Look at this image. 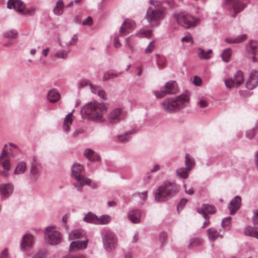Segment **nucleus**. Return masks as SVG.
<instances>
[{
    "label": "nucleus",
    "instance_id": "nucleus-1",
    "mask_svg": "<svg viewBox=\"0 0 258 258\" xmlns=\"http://www.w3.org/2000/svg\"><path fill=\"white\" fill-rule=\"evenodd\" d=\"M107 108L104 104L94 101L84 106L81 110V114L83 118L103 122L105 120L104 114Z\"/></svg>",
    "mask_w": 258,
    "mask_h": 258
},
{
    "label": "nucleus",
    "instance_id": "nucleus-2",
    "mask_svg": "<svg viewBox=\"0 0 258 258\" xmlns=\"http://www.w3.org/2000/svg\"><path fill=\"white\" fill-rule=\"evenodd\" d=\"M189 93L186 92L176 97L165 99L161 104L165 111L175 113L186 107L189 103Z\"/></svg>",
    "mask_w": 258,
    "mask_h": 258
},
{
    "label": "nucleus",
    "instance_id": "nucleus-3",
    "mask_svg": "<svg viewBox=\"0 0 258 258\" xmlns=\"http://www.w3.org/2000/svg\"><path fill=\"white\" fill-rule=\"evenodd\" d=\"M150 3L152 6L148 8L146 18L151 26H157L166 15V9L157 2L151 1Z\"/></svg>",
    "mask_w": 258,
    "mask_h": 258
},
{
    "label": "nucleus",
    "instance_id": "nucleus-4",
    "mask_svg": "<svg viewBox=\"0 0 258 258\" xmlns=\"http://www.w3.org/2000/svg\"><path fill=\"white\" fill-rule=\"evenodd\" d=\"M179 187L176 184L165 181L156 190L155 194V198L156 201L162 202L168 200L179 191Z\"/></svg>",
    "mask_w": 258,
    "mask_h": 258
},
{
    "label": "nucleus",
    "instance_id": "nucleus-5",
    "mask_svg": "<svg viewBox=\"0 0 258 258\" xmlns=\"http://www.w3.org/2000/svg\"><path fill=\"white\" fill-rule=\"evenodd\" d=\"M54 226H48L45 228L44 237L46 242L50 245H57L61 240V235L58 231L53 230Z\"/></svg>",
    "mask_w": 258,
    "mask_h": 258
},
{
    "label": "nucleus",
    "instance_id": "nucleus-6",
    "mask_svg": "<svg viewBox=\"0 0 258 258\" xmlns=\"http://www.w3.org/2000/svg\"><path fill=\"white\" fill-rule=\"evenodd\" d=\"M178 86L174 81L168 82L161 88L160 91H154V94L157 98H162L167 94H172L177 93Z\"/></svg>",
    "mask_w": 258,
    "mask_h": 258
},
{
    "label": "nucleus",
    "instance_id": "nucleus-7",
    "mask_svg": "<svg viewBox=\"0 0 258 258\" xmlns=\"http://www.w3.org/2000/svg\"><path fill=\"white\" fill-rule=\"evenodd\" d=\"M245 2L246 0H226L227 7L233 18L245 8Z\"/></svg>",
    "mask_w": 258,
    "mask_h": 258
},
{
    "label": "nucleus",
    "instance_id": "nucleus-8",
    "mask_svg": "<svg viewBox=\"0 0 258 258\" xmlns=\"http://www.w3.org/2000/svg\"><path fill=\"white\" fill-rule=\"evenodd\" d=\"M244 81L243 73L241 71H238L234 76V78H230L225 79L224 83L227 88L231 89L232 88L239 87Z\"/></svg>",
    "mask_w": 258,
    "mask_h": 258
},
{
    "label": "nucleus",
    "instance_id": "nucleus-9",
    "mask_svg": "<svg viewBox=\"0 0 258 258\" xmlns=\"http://www.w3.org/2000/svg\"><path fill=\"white\" fill-rule=\"evenodd\" d=\"M176 21L179 25L185 28L195 27L196 25L195 18L188 14H179L176 17Z\"/></svg>",
    "mask_w": 258,
    "mask_h": 258
},
{
    "label": "nucleus",
    "instance_id": "nucleus-10",
    "mask_svg": "<svg viewBox=\"0 0 258 258\" xmlns=\"http://www.w3.org/2000/svg\"><path fill=\"white\" fill-rule=\"evenodd\" d=\"M103 245L108 252L114 250L116 246V238L114 233L108 231L105 233L103 238Z\"/></svg>",
    "mask_w": 258,
    "mask_h": 258
},
{
    "label": "nucleus",
    "instance_id": "nucleus-11",
    "mask_svg": "<svg viewBox=\"0 0 258 258\" xmlns=\"http://www.w3.org/2000/svg\"><path fill=\"white\" fill-rule=\"evenodd\" d=\"M7 147V145L5 144L0 156V164L2 165L4 169L3 171L0 172V174L5 177L9 176V171L11 169L9 158L6 153V148Z\"/></svg>",
    "mask_w": 258,
    "mask_h": 258
},
{
    "label": "nucleus",
    "instance_id": "nucleus-12",
    "mask_svg": "<svg viewBox=\"0 0 258 258\" xmlns=\"http://www.w3.org/2000/svg\"><path fill=\"white\" fill-rule=\"evenodd\" d=\"M246 54L247 58L252 62L258 61V42L250 41L247 47Z\"/></svg>",
    "mask_w": 258,
    "mask_h": 258
},
{
    "label": "nucleus",
    "instance_id": "nucleus-13",
    "mask_svg": "<svg viewBox=\"0 0 258 258\" xmlns=\"http://www.w3.org/2000/svg\"><path fill=\"white\" fill-rule=\"evenodd\" d=\"M124 117L125 113L121 109L115 108L108 114V120L110 123L115 124L123 119Z\"/></svg>",
    "mask_w": 258,
    "mask_h": 258
},
{
    "label": "nucleus",
    "instance_id": "nucleus-14",
    "mask_svg": "<svg viewBox=\"0 0 258 258\" xmlns=\"http://www.w3.org/2000/svg\"><path fill=\"white\" fill-rule=\"evenodd\" d=\"M71 176L77 180L83 179V174L85 172L84 166L78 163H74L71 168Z\"/></svg>",
    "mask_w": 258,
    "mask_h": 258
},
{
    "label": "nucleus",
    "instance_id": "nucleus-15",
    "mask_svg": "<svg viewBox=\"0 0 258 258\" xmlns=\"http://www.w3.org/2000/svg\"><path fill=\"white\" fill-rule=\"evenodd\" d=\"M258 84V72L252 70L250 73L249 77L246 83V87L248 90L254 89Z\"/></svg>",
    "mask_w": 258,
    "mask_h": 258
},
{
    "label": "nucleus",
    "instance_id": "nucleus-16",
    "mask_svg": "<svg viewBox=\"0 0 258 258\" xmlns=\"http://www.w3.org/2000/svg\"><path fill=\"white\" fill-rule=\"evenodd\" d=\"M41 169L42 167L41 164L36 160H34L31 164V177L33 179H37L40 175Z\"/></svg>",
    "mask_w": 258,
    "mask_h": 258
},
{
    "label": "nucleus",
    "instance_id": "nucleus-17",
    "mask_svg": "<svg viewBox=\"0 0 258 258\" xmlns=\"http://www.w3.org/2000/svg\"><path fill=\"white\" fill-rule=\"evenodd\" d=\"M241 204V199L240 196H235L231 200L228 206L230 215L234 214L240 208Z\"/></svg>",
    "mask_w": 258,
    "mask_h": 258
},
{
    "label": "nucleus",
    "instance_id": "nucleus-18",
    "mask_svg": "<svg viewBox=\"0 0 258 258\" xmlns=\"http://www.w3.org/2000/svg\"><path fill=\"white\" fill-rule=\"evenodd\" d=\"M142 212L139 209H133L128 211L127 217L134 224L139 223L141 221Z\"/></svg>",
    "mask_w": 258,
    "mask_h": 258
},
{
    "label": "nucleus",
    "instance_id": "nucleus-19",
    "mask_svg": "<svg viewBox=\"0 0 258 258\" xmlns=\"http://www.w3.org/2000/svg\"><path fill=\"white\" fill-rule=\"evenodd\" d=\"M13 191V185L11 183H3L0 185V195L2 199L8 197Z\"/></svg>",
    "mask_w": 258,
    "mask_h": 258
},
{
    "label": "nucleus",
    "instance_id": "nucleus-20",
    "mask_svg": "<svg viewBox=\"0 0 258 258\" xmlns=\"http://www.w3.org/2000/svg\"><path fill=\"white\" fill-rule=\"evenodd\" d=\"M88 239L83 240H77L72 242L70 245V250L76 251L79 249H85L87 247Z\"/></svg>",
    "mask_w": 258,
    "mask_h": 258
},
{
    "label": "nucleus",
    "instance_id": "nucleus-21",
    "mask_svg": "<svg viewBox=\"0 0 258 258\" xmlns=\"http://www.w3.org/2000/svg\"><path fill=\"white\" fill-rule=\"evenodd\" d=\"M69 238L71 240H80L81 239H87L85 231L82 229H75L73 230L69 235Z\"/></svg>",
    "mask_w": 258,
    "mask_h": 258
},
{
    "label": "nucleus",
    "instance_id": "nucleus-22",
    "mask_svg": "<svg viewBox=\"0 0 258 258\" xmlns=\"http://www.w3.org/2000/svg\"><path fill=\"white\" fill-rule=\"evenodd\" d=\"M47 98L50 102L55 103L60 99V94L56 89H52L47 92Z\"/></svg>",
    "mask_w": 258,
    "mask_h": 258
},
{
    "label": "nucleus",
    "instance_id": "nucleus-23",
    "mask_svg": "<svg viewBox=\"0 0 258 258\" xmlns=\"http://www.w3.org/2000/svg\"><path fill=\"white\" fill-rule=\"evenodd\" d=\"M33 243V236L32 235L27 234L23 236L21 243L22 249H25L30 248Z\"/></svg>",
    "mask_w": 258,
    "mask_h": 258
},
{
    "label": "nucleus",
    "instance_id": "nucleus-24",
    "mask_svg": "<svg viewBox=\"0 0 258 258\" xmlns=\"http://www.w3.org/2000/svg\"><path fill=\"white\" fill-rule=\"evenodd\" d=\"M89 86L90 87L91 91L93 93L97 94L99 97L104 100H106L107 99L106 94L105 92L102 89L101 87L96 85H93L91 84H89Z\"/></svg>",
    "mask_w": 258,
    "mask_h": 258
},
{
    "label": "nucleus",
    "instance_id": "nucleus-25",
    "mask_svg": "<svg viewBox=\"0 0 258 258\" xmlns=\"http://www.w3.org/2000/svg\"><path fill=\"white\" fill-rule=\"evenodd\" d=\"M73 120L72 112H70L66 115L63 120L62 127L64 132L68 133L70 131V125L72 124Z\"/></svg>",
    "mask_w": 258,
    "mask_h": 258
},
{
    "label": "nucleus",
    "instance_id": "nucleus-26",
    "mask_svg": "<svg viewBox=\"0 0 258 258\" xmlns=\"http://www.w3.org/2000/svg\"><path fill=\"white\" fill-rule=\"evenodd\" d=\"M221 231V230H220V231H218L214 228H210L208 229L207 230V233L209 240L211 241H215L218 237L222 238L223 235L220 233Z\"/></svg>",
    "mask_w": 258,
    "mask_h": 258
},
{
    "label": "nucleus",
    "instance_id": "nucleus-27",
    "mask_svg": "<svg viewBox=\"0 0 258 258\" xmlns=\"http://www.w3.org/2000/svg\"><path fill=\"white\" fill-rule=\"evenodd\" d=\"M247 37L245 34L240 35L236 37H227L225 41L228 44L239 43L243 42L246 39Z\"/></svg>",
    "mask_w": 258,
    "mask_h": 258
},
{
    "label": "nucleus",
    "instance_id": "nucleus-28",
    "mask_svg": "<svg viewBox=\"0 0 258 258\" xmlns=\"http://www.w3.org/2000/svg\"><path fill=\"white\" fill-rule=\"evenodd\" d=\"M244 232L245 235L253 237L258 239V228L257 227L247 226L245 228Z\"/></svg>",
    "mask_w": 258,
    "mask_h": 258
},
{
    "label": "nucleus",
    "instance_id": "nucleus-29",
    "mask_svg": "<svg viewBox=\"0 0 258 258\" xmlns=\"http://www.w3.org/2000/svg\"><path fill=\"white\" fill-rule=\"evenodd\" d=\"M84 155L87 158L92 161H97L100 159L98 155L90 149H87L85 150Z\"/></svg>",
    "mask_w": 258,
    "mask_h": 258
},
{
    "label": "nucleus",
    "instance_id": "nucleus-30",
    "mask_svg": "<svg viewBox=\"0 0 258 258\" xmlns=\"http://www.w3.org/2000/svg\"><path fill=\"white\" fill-rule=\"evenodd\" d=\"M136 130L135 129L127 131L122 134L117 136V140L122 143H126L130 139L129 136L134 134Z\"/></svg>",
    "mask_w": 258,
    "mask_h": 258
},
{
    "label": "nucleus",
    "instance_id": "nucleus-31",
    "mask_svg": "<svg viewBox=\"0 0 258 258\" xmlns=\"http://www.w3.org/2000/svg\"><path fill=\"white\" fill-rule=\"evenodd\" d=\"M64 10V3L63 0H58L54 7L53 11L56 16H61Z\"/></svg>",
    "mask_w": 258,
    "mask_h": 258
},
{
    "label": "nucleus",
    "instance_id": "nucleus-32",
    "mask_svg": "<svg viewBox=\"0 0 258 258\" xmlns=\"http://www.w3.org/2000/svg\"><path fill=\"white\" fill-rule=\"evenodd\" d=\"M97 217L98 216L95 214L91 212H89L85 215L83 220L87 223L97 225Z\"/></svg>",
    "mask_w": 258,
    "mask_h": 258
},
{
    "label": "nucleus",
    "instance_id": "nucleus-33",
    "mask_svg": "<svg viewBox=\"0 0 258 258\" xmlns=\"http://www.w3.org/2000/svg\"><path fill=\"white\" fill-rule=\"evenodd\" d=\"M184 164L186 167L190 171L195 166V160L194 158L189 154L186 153L185 157Z\"/></svg>",
    "mask_w": 258,
    "mask_h": 258
},
{
    "label": "nucleus",
    "instance_id": "nucleus-34",
    "mask_svg": "<svg viewBox=\"0 0 258 258\" xmlns=\"http://www.w3.org/2000/svg\"><path fill=\"white\" fill-rule=\"evenodd\" d=\"M198 209H199V210L201 212L204 211L210 214H213L216 212V208L213 205L208 204H204L201 207L198 208Z\"/></svg>",
    "mask_w": 258,
    "mask_h": 258
},
{
    "label": "nucleus",
    "instance_id": "nucleus-35",
    "mask_svg": "<svg viewBox=\"0 0 258 258\" xmlns=\"http://www.w3.org/2000/svg\"><path fill=\"white\" fill-rule=\"evenodd\" d=\"M190 170L186 167H181L176 170V175L183 179H186L188 176Z\"/></svg>",
    "mask_w": 258,
    "mask_h": 258
},
{
    "label": "nucleus",
    "instance_id": "nucleus-36",
    "mask_svg": "<svg viewBox=\"0 0 258 258\" xmlns=\"http://www.w3.org/2000/svg\"><path fill=\"white\" fill-rule=\"evenodd\" d=\"M18 36V32L16 29L9 30L4 33V37L9 39H16Z\"/></svg>",
    "mask_w": 258,
    "mask_h": 258
},
{
    "label": "nucleus",
    "instance_id": "nucleus-37",
    "mask_svg": "<svg viewBox=\"0 0 258 258\" xmlns=\"http://www.w3.org/2000/svg\"><path fill=\"white\" fill-rule=\"evenodd\" d=\"M26 170V164L24 161L19 162L16 167L14 170V174H20L24 173Z\"/></svg>",
    "mask_w": 258,
    "mask_h": 258
},
{
    "label": "nucleus",
    "instance_id": "nucleus-38",
    "mask_svg": "<svg viewBox=\"0 0 258 258\" xmlns=\"http://www.w3.org/2000/svg\"><path fill=\"white\" fill-rule=\"evenodd\" d=\"M111 218L108 215H103L100 217H97V225L107 224L110 221Z\"/></svg>",
    "mask_w": 258,
    "mask_h": 258
},
{
    "label": "nucleus",
    "instance_id": "nucleus-39",
    "mask_svg": "<svg viewBox=\"0 0 258 258\" xmlns=\"http://www.w3.org/2000/svg\"><path fill=\"white\" fill-rule=\"evenodd\" d=\"M120 74H121V73L118 74L117 73L111 71H107L105 72L104 74L103 79V81H106L109 79L117 77Z\"/></svg>",
    "mask_w": 258,
    "mask_h": 258
},
{
    "label": "nucleus",
    "instance_id": "nucleus-40",
    "mask_svg": "<svg viewBox=\"0 0 258 258\" xmlns=\"http://www.w3.org/2000/svg\"><path fill=\"white\" fill-rule=\"evenodd\" d=\"M231 49L228 48L225 49L221 54L222 60L225 62H228L231 55Z\"/></svg>",
    "mask_w": 258,
    "mask_h": 258
},
{
    "label": "nucleus",
    "instance_id": "nucleus-41",
    "mask_svg": "<svg viewBox=\"0 0 258 258\" xmlns=\"http://www.w3.org/2000/svg\"><path fill=\"white\" fill-rule=\"evenodd\" d=\"M68 51L65 50H59L56 51L54 54V57L56 58H60L66 59L68 57Z\"/></svg>",
    "mask_w": 258,
    "mask_h": 258
},
{
    "label": "nucleus",
    "instance_id": "nucleus-42",
    "mask_svg": "<svg viewBox=\"0 0 258 258\" xmlns=\"http://www.w3.org/2000/svg\"><path fill=\"white\" fill-rule=\"evenodd\" d=\"M13 7L15 10L19 12H23L25 9L24 4L20 0H15Z\"/></svg>",
    "mask_w": 258,
    "mask_h": 258
},
{
    "label": "nucleus",
    "instance_id": "nucleus-43",
    "mask_svg": "<svg viewBox=\"0 0 258 258\" xmlns=\"http://www.w3.org/2000/svg\"><path fill=\"white\" fill-rule=\"evenodd\" d=\"M152 33L151 30H141L137 33V36L139 37L149 38L152 36Z\"/></svg>",
    "mask_w": 258,
    "mask_h": 258
},
{
    "label": "nucleus",
    "instance_id": "nucleus-44",
    "mask_svg": "<svg viewBox=\"0 0 258 258\" xmlns=\"http://www.w3.org/2000/svg\"><path fill=\"white\" fill-rule=\"evenodd\" d=\"M82 181L84 185H87L92 188H95L96 186V183L92 181L90 178H85L84 176Z\"/></svg>",
    "mask_w": 258,
    "mask_h": 258
},
{
    "label": "nucleus",
    "instance_id": "nucleus-45",
    "mask_svg": "<svg viewBox=\"0 0 258 258\" xmlns=\"http://www.w3.org/2000/svg\"><path fill=\"white\" fill-rule=\"evenodd\" d=\"M198 56L201 59H207L210 58V56L206 54L205 50L202 48H198Z\"/></svg>",
    "mask_w": 258,
    "mask_h": 258
},
{
    "label": "nucleus",
    "instance_id": "nucleus-46",
    "mask_svg": "<svg viewBox=\"0 0 258 258\" xmlns=\"http://www.w3.org/2000/svg\"><path fill=\"white\" fill-rule=\"evenodd\" d=\"M201 243V239L199 238H193L189 240L188 248L197 246Z\"/></svg>",
    "mask_w": 258,
    "mask_h": 258
},
{
    "label": "nucleus",
    "instance_id": "nucleus-47",
    "mask_svg": "<svg viewBox=\"0 0 258 258\" xmlns=\"http://www.w3.org/2000/svg\"><path fill=\"white\" fill-rule=\"evenodd\" d=\"M230 217H227L223 218L221 223L222 227L224 229L228 228L230 224Z\"/></svg>",
    "mask_w": 258,
    "mask_h": 258
},
{
    "label": "nucleus",
    "instance_id": "nucleus-48",
    "mask_svg": "<svg viewBox=\"0 0 258 258\" xmlns=\"http://www.w3.org/2000/svg\"><path fill=\"white\" fill-rule=\"evenodd\" d=\"M154 43L155 40H153L149 43V45L145 50L146 53H150L153 51L155 48Z\"/></svg>",
    "mask_w": 258,
    "mask_h": 258
},
{
    "label": "nucleus",
    "instance_id": "nucleus-49",
    "mask_svg": "<svg viewBox=\"0 0 258 258\" xmlns=\"http://www.w3.org/2000/svg\"><path fill=\"white\" fill-rule=\"evenodd\" d=\"M256 133V130L255 128H251L247 131L246 133V136L249 139H251L255 136Z\"/></svg>",
    "mask_w": 258,
    "mask_h": 258
},
{
    "label": "nucleus",
    "instance_id": "nucleus-50",
    "mask_svg": "<svg viewBox=\"0 0 258 258\" xmlns=\"http://www.w3.org/2000/svg\"><path fill=\"white\" fill-rule=\"evenodd\" d=\"M46 255V250H40L37 253H36L32 258H45Z\"/></svg>",
    "mask_w": 258,
    "mask_h": 258
},
{
    "label": "nucleus",
    "instance_id": "nucleus-51",
    "mask_svg": "<svg viewBox=\"0 0 258 258\" xmlns=\"http://www.w3.org/2000/svg\"><path fill=\"white\" fill-rule=\"evenodd\" d=\"M187 202V200L185 199H182L181 200H180L177 206V210H181L183 208L184 206H185Z\"/></svg>",
    "mask_w": 258,
    "mask_h": 258
},
{
    "label": "nucleus",
    "instance_id": "nucleus-52",
    "mask_svg": "<svg viewBox=\"0 0 258 258\" xmlns=\"http://www.w3.org/2000/svg\"><path fill=\"white\" fill-rule=\"evenodd\" d=\"M193 84L197 86H201L202 84L201 79L199 77L195 76L194 78Z\"/></svg>",
    "mask_w": 258,
    "mask_h": 258
},
{
    "label": "nucleus",
    "instance_id": "nucleus-53",
    "mask_svg": "<svg viewBox=\"0 0 258 258\" xmlns=\"http://www.w3.org/2000/svg\"><path fill=\"white\" fill-rule=\"evenodd\" d=\"M79 181L78 183L74 184V186L75 187L77 188V190L81 192L82 190V186L84 185L83 182L82 181V179L81 180H78Z\"/></svg>",
    "mask_w": 258,
    "mask_h": 258
},
{
    "label": "nucleus",
    "instance_id": "nucleus-54",
    "mask_svg": "<svg viewBox=\"0 0 258 258\" xmlns=\"http://www.w3.org/2000/svg\"><path fill=\"white\" fill-rule=\"evenodd\" d=\"M254 216L252 217L253 223L254 225H258V210H255L253 211Z\"/></svg>",
    "mask_w": 258,
    "mask_h": 258
},
{
    "label": "nucleus",
    "instance_id": "nucleus-55",
    "mask_svg": "<svg viewBox=\"0 0 258 258\" xmlns=\"http://www.w3.org/2000/svg\"><path fill=\"white\" fill-rule=\"evenodd\" d=\"M78 40L77 34H74L72 38L71 41L68 43L67 45L68 46L74 45L76 43Z\"/></svg>",
    "mask_w": 258,
    "mask_h": 258
},
{
    "label": "nucleus",
    "instance_id": "nucleus-56",
    "mask_svg": "<svg viewBox=\"0 0 258 258\" xmlns=\"http://www.w3.org/2000/svg\"><path fill=\"white\" fill-rule=\"evenodd\" d=\"M93 23V20H92V18L90 17V16H89L83 22V24L84 25H88V26H90Z\"/></svg>",
    "mask_w": 258,
    "mask_h": 258
},
{
    "label": "nucleus",
    "instance_id": "nucleus-57",
    "mask_svg": "<svg viewBox=\"0 0 258 258\" xmlns=\"http://www.w3.org/2000/svg\"><path fill=\"white\" fill-rule=\"evenodd\" d=\"M142 200L145 201L147 198V191H144L143 192H139L136 194Z\"/></svg>",
    "mask_w": 258,
    "mask_h": 258
},
{
    "label": "nucleus",
    "instance_id": "nucleus-58",
    "mask_svg": "<svg viewBox=\"0 0 258 258\" xmlns=\"http://www.w3.org/2000/svg\"><path fill=\"white\" fill-rule=\"evenodd\" d=\"M114 46L115 48H119L121 46V43L119 42L118 36L114 37Z\"/></svg>",
    "mask_w": 258,
    "mask_h": 258
},
{
    "label": "nucleus",
    "instance_id": "nucleus-59",
    "mask_svg": "<svg viewBox=\"0 0 258 258\" xmlns=\"http://www.w3.org/2000/svg\"><path fill=\"white\" fill-rule=\"evenodd\" d=\"M125 43L126 46L130 49L131 51H133V46L131 43V38L127 37L125 39Z\"/></svg>",
    "mask_w": 258,
    "mask_h": 258
},
{
    "label": "nucleus",
    "instance_id": "nucleus-60",
    "mask_svg": "<svg viewBox=\"0 0 258 258\" xmlns=\"http://www.w3.org/2000/svg\"><path fill=\"white\" fill-rule=\"evenodd\" d=\"M125 25H126V22H124L123 24H122V26L120 27V28H119V32L121 34H123L124 33V35H125L127 33H128V31H127V30H126L124 27H123V26Z\"/></svg>",
    "mask_w": 258,
    "mask_h": 258
},
{
    "label": "nucleus",
    "instance_id": "nucleus-61",
    "mask_svg": "<svg viewBox=\"0 0 258 258\" xmlns=\"http://www.w3.org/2000/svg\"><path fill=\"white\" fill-rule=\"evenodd\" d=\"M8 249L5 248L0 254V258H8Z\"/></svg>",
    "mask_w": 258,
    "mask_h": 258
},
{
    "label": "nucleus",
    "instance_id": "nucleus-62",
    "mask_svg": "<svg viewBox=\"0 0 258 258\" xmlns=\"http://www.w3.org/2000/svg\"><path fill=\"white\" fill-rule=\"evenodd\" d=\"M84 130L82 128L77 129L73 134V137H77L79 135L83 133Z\"/></svg>",
    "mask_w": 258,
    "mask_h": 258
},
{
    "label": "nucleus",
    "instance_id": "nucleus-63",
    "mask_svg": "<svg viewBox=\"0 0 258 258\" xmlns=\"http://www.w3.org/2000/svg\"><path fill=\"white\" fill-rule=\"evenodd\" d=\"M160 170V166L158 164H155L152 169H151L150 172L152 173L156 172Z\"/></svg>",
    "mask_w": 258,
    "mask_h": 258
},
{
    "label": "nucleus",
    "instance_id": "nucleus-64",
    "mask_svg": "<svg viewBox=\"0 0 258 258\" xmlns=\"http://www.w3.org/2000/svg\"><path fill=\"white\" fill-rule=\"evenodd\" d=\"M199 104L201 108H204L208 106L207 101L204 100H200L199 102Z\"/></svg>",
    "mask_w": 258,
    "mask_h": 258
}]
</instances>
